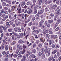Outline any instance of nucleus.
<instances>
[{
  "label": "nucleus",
  "mask_w": 61,
  "mask_h": 61,
  "mask_svg": "<svg viewBox=\"0 0 61 61\" xmlns=\"http://www.w3.org/2000/svg\"><path fill=\"white\" fill-rule=\"evenodd\" d=\"M20 5L22 7L24 6L25 5V2L23 1L22 2H21L20 3Z\"/></svg>",
  "instance_id": "nucleus-4"
},
{
  "label": "nucleus",
  "mask_w": 61,
  "mask_h": 61,
  "mask_svg": "<svg viewBox=\"0 0 61 61\" xmlns=\"http://www.w3.org/2000/svg\"><path fill=\"white\" fill-rule=\"evenodd\" d=\"M30 21V19H27L26 20V23H28V22H29Z\"/></svg>",
  "instance_id": "nucleus-49"
},
{
  "label": "nucleus",
  "mask_w": 61,
  "mask_h": 61,
  "mask_svg": "<svg viewBox=\"0 0 61 61\" xmlns=\"http://www.w3.org/2000/svg\"><path fill=\"white\" fill-rule=\"evenodd\" d=\"M4 45H3V44L2 43V45H1L0 46L1 47V49H2L3 50H4V47H5V46H4Z\"/></svg>",
  "instance_id": "nucleus-18"
},
{
  "label": "nucleus",
  "mask_w": 61,
  "mask_h": 61,
  "mask_svg": "<svg viewBox=\"0 0 61 61\" xmlns=\"http://www.w3.org/2000/svg\"><path fill=\"white\" fill-rule=\"evenodd\" d=\"M10 14H8V15H9V18L10 19H13L14 18V15H12L11 16L10 15Z\"/></svg>",
  "instance_id": "nucleus-8"
},
{
  "label": "nucleus",
  "mask_w": 61,
  "mask_h": 61,
  "mask_svg": "<svg viewBox=\"0 0 61 61\" xmlns=\"http://www.w3.org/2000/svg\"><path fill=\"white\" fill-rule=\"evenodd\" d=\"M40 41L41 42H45V38H40Z\"/></svg>",
  "instance_id": "nucleus-5"
},
{
  "label": "nucleus",
  "mask_w": 61,
  "mask_h": 61,
  "mask_svg": "<svg viewBox=\"0 0 61 61\" xmlns=\"http://www.w3.org/2000/svg\"><path fill=\"white\" fill-rule=\"evenodd\" d=\"M49 33L50 34H53V32L51 31H50L49 32Z\"/></svg>",
  "instance_id": "nucleus-54"
},
{
  "label": "nucleus",
  "mask_w": 61,
  "mask_h": 61,
  "mask_svg": "<svg viewBox=\"0 0 61 61\" xmlns=\"http://www.w3.org/2000/svg\"><path fill=\"white\" fill-rule=\"evenodd\" d=\"M14 30L15 31V32H16L18 30L17 29V28L16 27H15L14 28Z\"/></svg>",
  "instance_id": "nucleus-39"
},
{
  "label": "nucleus",
  "mask_w": 61,
  "mask_h": 61,
  "mask_svg": "<svg viewBox=\"0 0 61 61\" xmlns=\"http://www.w3.org/2000/svg\"><path fill=\"white\" fill-rule=\"evenodd\" d=\"M6 19V18L5 17H4L3 18V19H2V21H5V20Z\"/></svg>",
  "instance_id": "nucleus-40"
},
{
  "label": "nucleus",
  "mask_w": 61,
  "mask_h": 61,
  "mask_svg": "<svg viewBox=\"0 0 61 61\" xmlns=\"http://www.w3.org/2000/svg\"><path fill=\"white\" fill-rule=\"evenodd\" d=\"M42 0H38V3L39 5H41L42 4Z\"/></svg>",
  "instance_id": "nucleus-16"
},
{
  "label": "nucleus",
  "mask_w": 61,
  "mask_h": 61,
  "mask_svg": "<svg viewBox=\"0 0 61 61\" xmlns=\"http://www.w3.org/2000/svg\"><path fill=\"white\" fill-rule=\"evenodd\" d=\"M49 37V35L48 34H47L46 35V38H48Z\"/></svg>",
  "instance_id": "nucleus-32"
},
{
  "label": "nucleus",
  "mask_w": 61,
  "mask_h": 61,
  "mask_svg": "<svg viewBox=\"0 0 61 61\" xmlns=\"http://www.w3.org/2000/svg\"><path fill=\"white\" fill-rule=\"evenodd\" d=\"M39 43H40V41L39 40H36V44H38Z\"/></svg>",
  "instance_id": "nucleus-21"
},
{
  "label": "nucleus",
  "mask_w": 61,
  "mask_h": 61,
  "mask_svg": "<svg viewBox=\"0 0 61 61\" xmlns=\"http://www.w3.org/2000/svg\"><path fill=\"white\" fill-rule=\"evenodd\" d=\"M43 32L45 34H46V33H48V30H46L45 29H44L43 31Z\"/></svg>",
  "instance_id": "nucleus-9"
},
{
  "label": "nucleus",
  "mask_w": 61,
  "mask_h": 61,
  "mask_svg": "<svg viewBox=\"0 0 61 61\" xmlns=\"http://www.w3.org/2000/svg\"><path fill=\"white\" fill-rule=\"evenodd\" d=\"M50 42H51V44H53L54 42V41L53 40H51L50 41Z\"/></svg>",
  "instance_id": "nucleus-63"
},
{
  "label": "nucleus",
  "mask_w": 61,
  "mask_h": 61,
  "mask_svg": "<svg viewBox=\"0 0 61 61\" xmlns=\"http://www.w3.org/2000/svg\"><path fill=\"white\" fill-rule=\"evenodd\" d=\"M6 25L7 26V27H9V26H10V24H9V23L8 22H7L6 23Z\"/></svg>",
  "instance_id": "nucleus-19"
},
{
  "label": "nucleus",
  "mask_w": 61,
  "mask_h": 61,
  "mask_svg": "<svg viewBox=\"0 0 61 61\" xmlns=\"http://www.w3.org/2000/svg\"><path fill=\"white\" fill-rule=\"evenodd\" d=\"M8 30V31L10 32H11L12 31V29H9Z\"/></svg>",
  "instance_id": "nucleus-52"
},
{
  "label": "nucleus",
  "mask_w": 61,
  "mask_h": 61,
  "mask_svg": "<svg viewBox=\"0 0 61 61\" xmlns=\"http://www.w3.org/2000/svg\"><path fill=\"white\" fill-rule=\"evenodd\" d=\"M6 29H7V28H6V26H4L3 27V30L4 31H5V30H6Z\"/></svg>",
  "instance_id": "nucleus-33"
},
{
  "label": "nucleus",
  "mask_w": 61,
  "mask_h": 61,
  "mask_svg": "<svg viewBox=\"0 0 61 61\" xmlns=\"http://www.w3.org/2000/svg\"><path fill=\"white\" fill-rule=\"evenodd\" d=\"M5 2L7 3H9L10 5L11 4V1L10 0H5Z\"/></svg>",
  "instance_id": "nucleus-15"
},
{
  "label": "nucleus",
  "mask_w": 61,
  "mask_h": 61,
  "mask_svg": "<svg viewBox=\"0 0 61 61\" xmlns=\"http://www.w3.org/2000/svg\"><path fill=\"white\" fill-rule=\"evenodd\" d=\"M16 2V1L15 0L14 1H13L12 2V5H14L15 3V2Z\"/></svg>",
  "instance_id": "nucleus-44"
},
{
  "label": "nucleus",
  "mask_w": 61,
  "mask_h": 61,
  "mask_svg": "<svg viewBox=\"0 0 61 61\" xmlns=\"http://www.w3.org/2000/svg\"><path fill=\"white\" fill-rule=\"evenodd\" d=\"M24 36V34L23 33H21L20 34V36L21 37H23Z\"/></svg>",
  "instance_id": "nucleus-23"
},
{
  "label": "nucleus",
  "mask_w": 61,
  "mask_h": 61,
  "mask_svg": "<svg viewBox=\"0 0 61 61\" xmlns=\"http://www.w3.org/2000/svg\"><path fill=\"white\" fill-rule=\"evenodd\" d=\"M31 28L33 30H34L35 29H37V27H36L35 26H32L31 27Z\"/></svg>",
  "instance_id": "nucleus-11"
},
{
  "label": "nucleus",
  "mask_w": 61,
  "mask_h": 61,
  "mask_svg": "<svg viewBox=\"0 0 61 61\" xmlns=\"http://www.w3.org/2000/svg\"><path fill=\"white\" fill-rule=\"evenodd\" d=\"M56 50H54V51H53L52 54H55V53H56Z\"/></svg>",
  "instance_id": "nucleus-57"
},
{
  "label": "nucleus",
  "mask_w": 61,
  "mask_h": 61,
  "mask_svg": "<svg viewBox=\"0 0 61 61\" xmlns=\"http://www.w3.org/2000/svg\"><path fill=\"white\" fill-rule=\"evenodd\" d=\"M5 49L6 50H8V46L7 45H6L5 46Z\"/></svg>",
  "instance_id": "nucleus-17"
},
{
  "label": "nucleus",
  "mask_w": 61,
  "mask_h": 61,
  "mask_svg": "<svg viewBox=\"0 0 61 61\" xmlns=\"http://www.w3.org/2000/svg\"><path fill=\"white\" fill-rule=\"evenodd\" d=\"M16 47H15V46H14L13 47V50H16Z\"/></svg>",
  "instance_id": "nucleus-48"
},
{
  "label": "nucleus",
  "mask_w": 61,
  "mask_h": 61,
  "mask_svg": "<svg viewBox=\"0 0 61 61\" xmlns=\"http://www.w3.org/2000/svg\"><path fill=\"white\" fill-rule=\"evenodd\" d=\"M51 47L52 48H55V44H52L51 45Z\"/></svg>",
  "instance_id": "nucleus-53"
},
{
  "label": "nucleus",
  "mask_w": 61,
  "mask_h": 61,
  "mask_svg": "<svg viewBox=\"0 0 61 61\" xmlns=\"http://www.w3.org/2000/svg\"><path fill=\"white\" fill-rule=\"evenodd\" d=\"M36 17V19L38 20L39 18V15L38 14H37L36 16H35Z\"/></svg>",
  "instance_id": "nucleus-12"
},
{
  "label": "nucleus",
  "mask_w": 61,
  "mask_h": 61,
  "mask_svg": "<svg viewBox=\"0 0 61 61\" xmlns=\"http://www.w3.org/2000/svg\"><path fill=\"white\" fill-rule=\"evenodd\" d=\"M2 5L3 6H5L6 5V4L5 2H3L2 3Z\"/></svg>",
  "instance_id": "nucleus-14"
},
{
  "label": "nucleus",
  "mask_w": 61,
  "mask_h": 61,
  "mask_svg": "<svg viewBox=\"0 0 61 61\" xmlns=\"http://www.w3.org/2000/svg\"><path fill=\"white\" fill-rule=\"evenodd\" d=\"M4 13H5V14H6V15H7V14H8V12L6 10L4 11Z\"/></svg>",
  "instance_id": "nucleus-38"
},
{
  "label": "nucleus",
  "mask_w": 61,
  "mask_h": 61,
  "mask_svg": "<svg viewBox=\"0 0 61 61\" xmlns=\"http://www.w3.org/2000/svg\"><path fill=\"white\" fill-rule=\"evenodd\" d=\"M38 8V5H36L35 6L34 8V9H37V8Z\"/></svg>",
  "instance_id": "nucleus-22"
},
{
  "label": "nucleus",
  "mask_w": 61,
  "mask_h": 61,
  "mask_svg": "<svg viewBox=\"0 0 61 61\" xmlns=\"http://www.w3.org/2000/svg\"><path fill=\"white\" fill-rule=\"evenodd\" d=\"M7 38H5V39L3 40V44L5 46V45H9V43H8L7 41Z\"/></svg>",
  "instance_id": "nucleus-1"
},
{
  "label": "nucleus",
  "mask_w": 61,
  "mask_h": 61,
  "mask_svg": "<svg viewBox=\"0 0 61 61\" xmlns=\"http://www.w3.org/2000/svg\"><path fill=\"white\" fill-rule=\"evenodd\" d=\"M59 47V46H58V45L57 44L56 45L55 48H58Z\"/></svg>",
  "instance_id": "nucleus-42"
},
{
  "label": "nucleus",
  "mask_w": 61,
  "mask_h": 61,
  "mask_svg": "<svg viewBox=\"0 0 61 61\" xmlns=\"http://www.w3.org/2000/svg\"><path fill=\"white\" fill-rule=\"evenodd\" d=\"M25 58H26V57L25 56H24L23 58L21 59V61H25Z\"/></svg>",
  "instance_id": "nucleus-10"
},
{
  "label": "nucleus",
  "mask_w": 61,
  "mask_h": 61,
  "mask_svg": "<svg viewBox=\"0 0 61 61\" xmlns=\"http://www.w3.org/2000/svg\"><path fill=\"white\" fill-rule=\"evenodd\" d=\"M11 8H12V9H15V6H11Z\"/></svg>",
  "instance_id": "nucleus-47"
},
{
  "label": "nucleus",
  "mask_w": 61,
  "mask_h": 61,
  "mask_svg": "<svg viewBox=\"0 0 61 61\" xmlns=\"http://www.w3.org/2000/svg\"><path fill=\"white\" fill-rule=\"evenodd\" d=\"M44 25L46 26H47V21L46 20L45 22Z\"/></svg>",
  "instance_id": "nucleus-30"
},
{
  "label": "nucleus",
  "mask_w": 61,
  "mask_h": 61,
  "mask_svg": "<svg viewBox=\"0 0 61 61\" xmlns=\"http://www.w3.org/2000/svg\"><path fill=\"white\" fill-rule=\"evenodd\" d=\"M21 10H22V9L21 8H20L18 10V13L19 14H20V13H21Z\"/></svg>",
  "instance_id": "nucleus-20"
},
{
  "label": "nucleus",
  "mask_w": 61,
  "mask_h": 61,
  "mask_svg": "<svg viewBox=\"0 0 61 61\" xmlns=\"http://www.w3.org/2000/svg\"><path fill=\"white\" fill-rule=\"evenodd\" d=\"M43 11L41 10L40 11L38 12V14H42L43 13Z\"/></svg>",
  "instance_id": "nucleus-31"
},
{
  "label": "nucleus",
  "mask_w": 61,
  "mask_h": 61,
  "mask_svg": "<svg viewBox=\"0 0 61 61\" xmlns=\"http://www.w3.org/2000/svg\"><path fill=\"white\" fill-rule=\"evenodd\" d=\"M42 59H44V58H46V57H45V55H42Z\"/></svg>",
  "instance_id": "nucleus-41"
},
{
  "label": "nucleus",
  "mask_w": 61,
  "mask_h": 61,
  "mask_svg": "<svg viewBox=\"0 0 61 61\" xmlns=\"http://www.w3.org/2000/svg\"><path fill=\"white\" fill-rule=\"evenodd\" d=\"M39 27H41V26L42 25V23L41 21L40 22L39 24Z\"/></svg>",
  "instance_id": "nucleus-25"
},
{
  "label": "nucleus",
  "mask_w": 61,
  "mask_h": 61,
  "mask_svg": "<svg viewBox=\"0 0 61 61\" xmlns=\"http://www.w3.org/2000/svg\"><path fill=\"white\" fill-rule=\"evenodd\" d=\"M27 15L26 14H25V15L24 14H22V16H21V18L22 19H24L25 18L24 20L26 19H27V17H26L27 16Z\"/></svg>",
  "instance_id": "nucleus-2"
},
{
  "label": "nucleus",
  "mask_w": 61,
  "mask_h": 61,
  "mask_svg": "<svg viewBox=\"0 0 61 61\" xmlns=\"http://www.w3.org/2000/svg\"><path fill=\"white\" fill-rule=\"evenodd\" d=\"M52 61H55V60L53 57H52Z\"/></svg>",
  "instance_id": "nucleus-64"
},
{
  "label": "nucleus",
  "mask_w": 61,
  "mask_h": 61,
  "mask_svg": "<svg viewBox=\"0 0 61 61\" xmlns=\"http://www.w3.org/2000/svg\"><path fill=\"white\" fill-rule=\"evenodd\" d=\"M48 60L49 61H52V58L50 57L49 58Z\"/></svg>",
  "instance_id": "nucleus-62"
},
{
  "label": "nucleus",
  "mask_w": 61,
  "mask_h": 61,
  "mask_svg": "<svg viewBox=\"0 0 61 61\" xmlns=\"http://www.w3.org/2000/svg\"><path fill=\"white\" fill-rule=\"evenodd\" d=\"M21 29L22 31H25V29L24 28V27H22L21 28Z\"/></svg>",
  "instance_id": "nucleus-60"
},
{
  "label": "nucleus",
  "mask_w": 61,
  "mask_h": 61,
  "mask_svg": "<svg viewBox=\"0 0 61 61\" xmlns=\"http://www.w3.org/2000/svg\"><path fill=\"white\" fill-rule=\"evenodd\" d=\"M24 41H23L20 40L18 41V43L19 44H23L24 43Z\"/></svg>",
  "instance_id": "nucleus-7"
},
{
  "label": "nucleus",
  "mask_w": 61,
  "mask_h": 61,
  "mask_svg": "<svg viewBox=\"0 0 61 61\" xmlns=\"http://www.w3.org/2000/svg\"><path fill=\"white\" fill-rule=\"evenodd\" d=\"M46 18H47L48 19H51V17H50L49 16H48L46 17Z\"/></svg>",
  "instance_id": "nucleus-46"
},
{
  "label": "nucleus",
  "mask_w": 61,
  "mask_h": 61,
  "mask_svg": "<svg viewBox=\"0 0 61 61\" xmlns=\"http://www.w3.org/2000/svg\"><path fill=\"white\" fill-rule=\"evenodd\" d=\"M59 8H60V7L59 6L58 7L57 9L56 10V11H57V10H59Z\"/></svg>",
  "instance_id": "nucleus-61"
},
{
  "label": "nucleus",
  "mask_w": 61,
  "mask_h": 61,
  "mask_svg": "<svg viewBox=\"0 0 61 61\" xmlns=\"http://www.w3.org/2000/svg\"><path fill=\"white\" fill-rule=\"evenodd\" d=\"M32 12V10L31 9L27 11V13L28 14H31Z\"/></svg>",
  "instance_id": "nucleus-13"
},
{
  "label": "nucleus",
  "mask_w": 61,
  "mask_h": 61,
  "mask_svg": "<svg viewBox=\"0 0 61 61\" xmlns=\"http://www.w3.org/2000/svg\"><path fill=\"white\" fill-rule=\"evenodd\" d=\"M44 52L45 53H47L48 52V50L46 49H45Z\"/></svg>",
  "instance_id": "nucleus-34"
},
{
  "label": "nucleus",
  "mask_w": 61,
  "mask_h": 61,
  "mask_svg": "<svg viewBox=\"0 0 61 61\" xmlns=\"http://www.w3.org/2000/svg\"><path fill=\"white\" fill-rule=\"evenodd\" d=\"M59 26H58L57 28L55 30L56 31H58L59 30Z\"/></svg>",
  "instance_id": "nucleus-51"
},
{
  "label": "nucleus",
  "mask_w": 61,
  "mask_h": 61,
  "mask_svg": "<svg viewBox=\"0 0 61 61\" xmlns=\"http://www.w3.org/2000/svg\"><path fill=\"white\" fill-rule=\"evenodd\" d=\"M8 12L9 13H11V9H9L8 10Z\"/></svg>",
  "instance_id": "nucleus-56"
},
{
  "label": "nucleus",
  "mask_w": 61,
  "mask_h": 61,
  "mask_svg": "<svg viewBox=\"0 0 61 61\" xmlns=\"http://www.w3.org/2000/svg\"><path fill=\"white\" fill-rule=\"evenodd\" d=\"M57 6V5H53L52 6V7L53 9H55V8H56V7Z\"/></svg>",
  "instance_id": "nucleus-24"
},
{
  "label": "nucleus",
  "mask_w": 61,
  "mask_h": 61,
  "mask_svg": "<svg viewBox=\"0 0 61 61\" xmlns=\"http://www.w3.org/2000/svg\"><path fill=\"white\" fill-rule=\"evenodd\" d=\"M48 22L49 23H53V20H48Z\"/></svg>",
  "instance_id": "nucleus-35"
},
{
  "label": "nucleus",
  "mask_w": 61,
  "mask_h": 61,
  "mask_svg": "<svg viewBox=\"0 0 61 61\" xmlns=\"http://www.w3.org/2000/svg\"><path fill=\"white\" fill-rule=\"evenodd\" d=\"M51 39H55L56 38H57V36L56 35H52L51 36Z\"/></svg>",
  "instance_id": "nucleus-3"
},
{
  "label": "nucleus",
  "mask_w": 61,
  "mask_h": 61,
  "mask_svg": "<svg viewBox=\"0 0 61 61\" xmlns=\"http://www.w3.org/2000/svg\"><path fill=\"white\" fill-rule=\"evenodd\" d=\"M45 10L46 12L48 11H49L48 9V8L47 7H46L45 8Z\"/></svg>",
  "instance_id": "nucleus-59"
},
{
  "label": "nucleus",
  "mask_w": 61,
  "mask_h": 61,
  "mask_svg": "<svg viewBox=\"0 0 61 61\" xmlns=\"http://www.w3.org/2000/svg\"><path fill=\"white\" fill-rule=\"evenodd\" d=\"M19 50L17 49V50L16 51L15 53L16 54H18V53H19Z\"/></svg>",
  "instance_id": "nucleus-45"
},
{
  "label": "nucleus",
  "mask_w": 61,
  "mask_h": 61,
  "mask_svg": "<svg viewBox=\"0 0 61 61\" xmlns=\"http://www.w3.org/2000/svg\"><path fill=\"white\" fill-rule=\"evenodd\" d=\"M4 9H5V10H6L8 9V8L6 7H4Z\"/></svg>",
  "instance_id": "nucleus-55"
},
{
  "label": "nucleus",
  "mask_w": 61,
  "mask_h": 61,
  "mask_svg": "<svg viewBox=\"0 0 61 61\" xmlns=\"http://www.w3.org/2000/svg\"><path fill=\"white\" fill-rule=\"evenodd\" d=\"M19 49L20 50H23V47L22 46H20L19 47Z\"/></svg>",
  "instance_id": "nucleus-26"
},
{
  "label": "nucleus",
  "mask_w": 61,
  "mask_h": 61,
  "mask_svg": "<svg viewBox=\"0 0 61 61\" xmlns=\"http://www.w3.org/2000/svg\"><path fill=\"white\" fill-rule=\"evenodd\" d=\"M14 56L15 57H17V55H16V54H14Z\"/></svg>",
  "instance_id": "nucleus-58"
},
{
  "label": "nucleus",
  "mask_w": 61,
  "mask_h": 61,
  "mask_svg": "<svg viewBox=\"0 0 61 61\" xmlns=\"http://www.w3.org/2000/svg\"><path fill=\"white\" fill-rule=\"evenodd\" d=\"M48 1L49 4H50L52 3V1L51 0H48Z\"/></svg>",
  "instance_id": "nucleus-50"
},
{
  "label": "nucleus",
  "mask_w": 61,
  "mask_h": 61,
  "mask_svg": "<svg viewBox=\"0 0 61 61\" xmlns=\"http://www.w3.org/2000/svg\"><path fill=\"white\" fill-rule=\"evenodd\" d=\"M11 37L12 38V39L13 40H15L16 39V36H15L14 35H12L11 36Z\"/></svg>",
  "instance_id": "nucleus-6"
},
{
  "label": "nucleus",
  "mask_w": 61,
  "mask_h": 61,
  "mask_svg": "<svg viewBox=\"0 0 61 61\" xmlns=\"http://www.w3.org/2000/svg\"><path fill=\"white\" fill-rule=\"evenodd\" d=\"M45 4H46V5H47V4H49L48 3V1H47V0H46L45 2Z\"/></svg>",
  "instance_id": "nucleus-36"
},
{
  "label": "nucleus",
  "mask_w": 61,
  "mask_h": 61,
  "mask_svg": "<svg viewBox=\"0 0 61 61\" xmlns=\"http://www.w3.org/2000/svg\"><path fill=\"white\" fill-rule=\"evenodd\" d=\"M9 23L10 24V25H12L14 24V23L13 22H12L11 21H9Z\"/></svg>",
  "instance_id": "nucleus-37"
},
{
  "label": "nucleus",
  "mask_w": 61,
  "mask_h": 61,
  "mask_svg": "<svg viewBox=\"0 0 61 61\" xmlns=\"http://www.w3.org/2000/svg\"><path fill=\"white\" fill-rule=\"evenodd\" d=\"M44 48H42L41 50V52H42V54L44 53Z\"/></svg>",
  "instance_id": "nucleus-29"
},
{
  "label": "nucleus",
  "mask_w": 61,
  "mask_h": 61,
  "mask_svg": "<svg viewBox=\"0 0 61 61\" xmlns=\"http://www.w3.org/2000/svg\"><path fill=\"white\" fill-rule=\"evenodd\" d=\"M18 31L19 32H21L22 31L21 29L20 28H19L18 29Z\"/></svg>",
  "instance_id": "nucleus-43"
},
{
  "label": "nucleus",
  "mask_w": 61,
  "mask_h": 61,
  "mask_svg": "<svg viewBox=\"0 0 61 61\" xmlns=\"http://www.w3.org/2000/svg\"><path fill=\"white\" fill-rule=\"evenodd\" d=\"M34 13L35 14H36L37 13V9H34Z\"/></svg>",
  "instance_id": "nucleus-28"
},
{
  "label": "nucleus",
  "mask_w": 61,
  "mask_h": 61,
  "mask_svg": "<svg viewBox=\"0 0 61 61\" xmlns=\"http://www.w3.org/2000/svg\"><path fill=\"white\" fill-rule=\"evenodd\" d=\"M42 45H43V43H40L39 44V46L40 47H41L42 46Z\"/></svg>",
  "instance_id": "nucleus-27"
}]
</instances>
